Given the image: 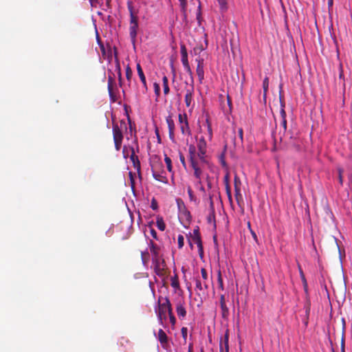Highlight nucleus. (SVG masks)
Instances as JSON below:
<instances>
[{"label": "nucleus", "mask_w": 352, "mask_h": 352, "mask_svg": "<svg viewBox=\"0 0 352 352\" xmlns=\"http://www.w3.org/2000/svg\"><path fill=\"white\" fill-rule=\"evenodd\" d=\"M184 69H186V72L189 74L190 76V78L192 80V84H193V76H192V72L190 69V65L187 64L186 65H184Z\"/></svg>", "instance_id": "nucleus-40"}, {"label": "nucleus", "mask_w": 352, "mask_h": 352, "mask_svg": "<svg viewBox=\"0 0 352 352\" xmlns=\"http://www.w3.org/2000/svg\"><path fill=\"white\" fill-rule=\"evenodd\" d=\"M240 181L239 179V178H237V177H234V188H236V185H239V186H240Z\"/></svg>", "instance_id": "nucleus-62"}, {"label": "nucleus", "mask_w": 352, "mask_h": 352, "mask_svg": "<svg viewBox=\"0 0 352 352\" xmlns=\"http://www.w3.org/2000/svg\"><path fill=\"white\" fill-rule=\"evenodd\" d=\"M191 238H192V241L194 243L197 244V245L199 248L200 254L201 255L203 254V246H202V243H201V239L199 227H197V228L194 229L193 234L191 236Z\"/></svg>", "instance_id": "nucleus-5"}, {"label": "nucleus", "mask_w": 352, "mask_h": 352, "mask_svg": "<svg viewBox=\"0 0 352 352\" xmlns=\"http://www.w3.org/2000/svg\"><path fill=\"white\" fill-rule=\"evenodd\" d=\"M162 82H163V87H164V94L165 95H166L169 93V91H170V89L168 87V79L167 76H164V77L162 78Z\"/></svg>", "instance_id": "nucleus-26"}, {"label": "nucleus", "mask_w": 352, "mask_h": 352, "mask_svg": "<svg viewBox=\"0 0 352 352\" xmlns=\"http://www.w3.org/2000/svg\"><path fill=\"white\" fill-rule=\"evenodd\" d=\"M338 173L339 182H340V185H342V184H343V177H342L343 169L340 167H338Z\"/></svg>", "instance_id": "nucleus-43"}, {"label": "nucleus", "mask_w": 352, "mask_h": 352, "mask_svg": "<svg viewBox=\"0 0 352 352\" xmlns=\"http://www.w3.org/2000/svg\"><path fill=\"white\" fill-rule=\"evenodd\" d=\"M169 317V320H170V322L172 324V326H175V323H176V318L175 317V316H168Z\"/></svg>", "instance_id": "nucleus-53"}, {"label": "nucleus", "mask_w": 352, "mask_h": 352, "mask_svg": "<svg viewBox=\"0 0 352 352\" xmlns=\"http://www.w3.org/2000/svg\"><path fill=\"white\" fill-rule=\"evenodd\" d=\"M136 67H137L138 74L140 77V79L142 83L144 89V92H146L148 90V87H147V84H146V77H145V75L142 70V68L140 63L137 64Z\"/></svg>", "instance_id": "nucleus-14"}, {"label": "nucleus", "mask_w": 352, "mask_h": 352, "mask_svg": "<svg viewBox=\"0 0 352 352\" xmlns=\"http://www.w3.org/2000/svg\"><path fill=\"white\" fill-rule=\"evenodd\" d=\"M228 339H229V334H228V331L227 330V331L225 334V338H224V345H225L226 352H228V350H229Z\"/></svg>", "instance_id": "nucleus-41"}, {"label": "nucleus", "mask_w": 352, "mask_h": 352, "mask_svg": "<svg viewBox=\"0 0 352 352\" xmlns=\"http://www.w3.org/2000/svg\"><path fill=\"white\" fill-rule=\"evenodd\" d=\"M113 142L115 144V148L116 151H120L122 147L123 135L121 129L118 124H113L112 127Z\"/></svg>", "instance_id": "nucleus-2"}, {"label": "nucleus", "mask_w": 352, "mask_h": 352, "mask_svg": "<svg viewBox=\"0 0 352 352\" xmlns=\"http://www.w3.org/2000/svg\"><path fill=\"white\" fill-rule=\"evenodd\" d=\"M280 125L283 128V131L279 132V140L280 141H282L283 136L285 135L286 131H287V120L286 118L281 119Z\"/></svg>", "instance_id": "nucleus-25"}, {"label": "nucleus", "mask_w": 352, "mask_h": 352, "mask_svg": "<svg viewBox=\"0 0 352 352\" xmlns=\"http://www.w3.org/2000/svg\"><path fill=\"white\" fill-rule=\"evenodd\" d=\"M222 12L227 10V1L226 0H217Z\"/></svg>", "instance_id": "nucleus-37"}, {"label": "nucleus", "mask_w": 352, "mask_h": 352, "mask_svg": "<svg viewBox=\"0 0 352 352\" xmlns=\"http://www.w3.org/2000/svg\"><path fill=\"white\" fill-rule=\"evenodd\" d=\"M197 155V153L195 146L193 144H190L188 146V157L190 164H193L194 162H198Z\"/></svg>", "instance_id": "nucleus-15"}, {"label": "nucleus", "mask_w": 352, "mask_h": 352, "mask_svg": "<svg viewBox=\"0 0 352 352\" xmlns=\"http://www.w3.org/2000/svg\"><path fill=\"white\" fill-rule=\"evenodd\" d=\"M157 339L164 348L168 344V337L162 329L158 331Z\"/></svg>", "instance_id": "nucleus-16"}, {"label": "nucleus", "mask_w": 352, "mask_h": 352, "mask_svg": "<svg viewBox=\"0 0 352 352\" xmlns=\"http://www.w3.org/2000/svg\"><path fill=\"white\" fill-rule=\"evenodd\" d=\"M226 194L229 200V202L230 204H232V193H231V188L230 184H227V187H226Z\"/></svg>", "instance_id": "nucleus-36"}, {"label": "nucleus", "mask_w": 352, "mask_h": 352, "mask_svg": "<svg viewBox=\"0 0 352 352\" xmlns=\"http://www.w3.org/2000/svg\"><path fill=\"white\" fill-rule=\"evenodd\" d=\"M174 131H175V129L168 130L169 138L172 140H173L175 138Z\"/></svg>", "instance_id": "nucleus-54"}, {"label": "nucleus", "mask_w": 352, "mask_h": 352, "mask_svg": "<svg viewBox=\"0 0 352 352\" xmlns=\"http://www.w3.org/2000/svg\"><path fill=\"white\" fill-rule=\"evenodd\" d=\"M181 51V55H182V63L184 65H186L187 64H189L188 60V53L186 47L184 45H182L180 47Z\"/></svg>", "instance_id": "nucleus-19"}, {"label": "nucleus", "mask_w": 352, "mask_h": 352, "mask_svg": "<svg viewBox=\"0 0 352 352\" xmlns=\"http://www.w3.org/2000/svg\"><path fill=\"white\" fill-rule=\"evenodd\" d=\"M234 191H235L236 199L239 202V199H242V195H241V188H240V186H239V185H236V188H234Z\"/></svg>", "instance_id": "nucleus-33"}, {"label": "nucleus", "mask_w": 352, "mask_h": 352, "mask_svg": "<svg viewBox=\"0 0 352 352\" xmlns=\"http://www.w3.org/2000/svg\"><path fill=\"white\" fill-rule=\"evenodd\" d=\"M219 161L223 167L227 168V164L225 160V153H223L219 156Z\"/></svg>", "instance_id": "nucleus-42"}, {"label": "nucleus", "mask_w": 352, "mask_h": 352, "mask_svg": "<svg viewBox=\"0 0 352 352\" xmlns=\"http://www.w3.org/2000/svg\"><path fill=\"white\" fill-rule=\"evenodd\" d=\"M153 87H154V91H155V94L157 96H159L160 94V85L157 82H155L153 84Z\"/></svg>", "instance_id": "nucleus-45"}, {"label": "nucleus", "mask_w": 352, "mask_h": 352, "mask_svg": "<svg viewBox=\"0 0 352 352\" xmlns=\"http://www.w3.org/2000/svg\"><path fill=\"white\" fill-rule=\"evenodd\" d=\"M127 8L130 14V24H138V17L135 14L133 3L131 0L127 1Z\"/></svg>", "instance_id": "nucleus-10"}, {"label": "nucleus", "mask_w": 352, "mask_h": 352, "mask_svg": "<svg viewBox=\"0 0 352 352\" xmlns=\"http://www.w3.org/2000/svg\"><path fill=\"white\" fill-rule=\"evenodd\" d=\"M339 69H340L339 78L344 80V72H343V67H342V64H340Z\"/></svg>", "instance_id": "nucleus-52"}, {"label": "nucleus", "mask_w": 352, "mask_h": 352, "mask_svg": "<svg viewBox=\"0 0 352 352\" xmlns=\"http://www.w3.org/2000/svg\"><path fill=\"white\" fill-rule=\"evenodd\" d=\"M194 94V85L191 84L188 87L186 88L185 103L187 107H190L192 104Z\"/></svg>", "instance_id": "nucleus-6"}, {"label": "nucleus", "mask_w": 352, "mask_h": 352, "mask_svg": "<svg viewBox=\"0 0 352 352\" xmlns=\"http://www.w3.org/2000/svg\"><path fill=\"white\" fill-rule=\"evenodd\" d=\"M91 6H96V4L98 3V0H89Z\"/></svg>", "instance_id": "nucleus-63"}, {"label": "nucleus", "mask_w": 352, "mask_h": 352, "mask_svg": "<svg viewBox=\"0 0 352 352\" xmlns=\"http://www.w3.org/2000/svg\"><path fill=\"white\" fill-rule=\"evenodd\" d=\"M198 151H206L207 144L204 137H201L197 143Z\"/></svg>", "instance_id": "nucleus-22"}, {"label": "nucleus", "mask_w": 352, "mask_h": 352, "mask_svg": "<svg viewBox=\"0 0 352 352\" xmlns=\"http://www.w3.org/2000/svg\"><path fill=\"white\" fill-rule=\"evenodd\" d=\"M341 352H345V339L344 334H342L341 339Z\"/></svg>", "instance_id": "nucleus-50"}, {"label": "nucleus", "mask_w": 352, "mask_h": 352, "mask_svg": "<svg viewBox=\"0 0 352 352\" xmlns=\"http://www.w3.org/2000/svg\"><path fill=\"white\" fill-rule=\"evenodd\" d=\"M129 149H130V151L131 152V153L129 156L130 160L133 163L134 168L137 170L138 173H140V170H141V166H140V162L139 160V158H138V155H135L133 147L129 146Z\"/></svg>", "instance_id": "nucleus-8"}, {"label": "nucleus", "mask_w": 352, "mask_h": 352, "mask_svg": "<svg viewBox=\"0 0 352 352\" xmlns=\"http://www.w3.org/2000/svg\"><path fill=\"white\" fill-rule=\"evenodd\" d=\"M151 170H152L153 177L157 181H159V182H162V183H166L167 182V178L165 176H163L162 175H160V174L157 173L155 170V167L153 166H152V167H151Z\"/></svg>", "instance_id": "nucleus-20"}, {"label": "nucleus", "mask_w": 352, "mask_h": 352, "mask_svg": "<svg viewBox=\"0 0 352 352\" xmlns=\"http://www.w3.org/2000/svg\"><path fill=\"white\" fill-rule=\"evenodd\" d=\"M190 166L194 170L193 175L196 178V179H201V177L203 175V170L199 162H194L193 164H191Z\"/></svg>", "instance_id": "nucleus-13"}, {"label": "nucleus", "mask_w": 352, "mask_h": 352, "mask_svg": "<svg viewBox=\"0 0 352 352\" xmlns=\"http://www.w3.org/2000/svg\"><path fill=\"white\" fill-rule=\"evenodd\" d=\"M196 61L197 62L196 72L198 76L199 82L202 83V81L204 79V59H196Z\"/></svg>", "instance_id": "nucleus-9"}, {"label": "nucleus", "mask_w": 352, "mask_h": 352, "mask_svg": "<svg viewBox=\"0 0 352 352\" xmlns=\"http://www.w3.org/2000/svg\"><path fill=\"white\" fill-rule=\"evenodd\" d=\"M197 157L201 164H209L208 157L206 156V151H198Z\"/></svg>", "instance_id": "nucleus-23"}, {"label": "nucleus", "mask_w": 352, "mask_h": 352, "mask_svg": "<svg viewBox=\"0 0 352 352\" xmlns=\"http://www.w3.org/2000/svg\"><path fill=\"white\" fill-rule=\"evenodd\" d=\"M117 70H118V82L120 87L122 86V73H121V69L120 64L118 63L117 65Z\"/></svg>", "instance_id": "nucleus-38"}, {"label": "nucleus", "mask_w": 352, "mask_h": 352, "mask_svg": "<svg viewBox=\"0 0 352 352\" xmlns=\"http://www.w3.org/2000/svg\"><path fill=\"white\" fill-rule=\"evenodd\" d=\"M150 251L152 255V260L162 257L160 248L156 245L152 240L149 242Z\"/></svg>", "instance_id": "nucleus-7"}, {"label": "nucleus", "mask_w": 352, "mask_h": 352, "mask_svg": "<svg viewBox=\"0 0 352 352\" xmlns=\"http://www.w3.org/2000/svg\"><path fill=\"white\" fill-rule=\"evenodd\" d=\"M239 136L241 140L243 141V129L241 128H240L239 129Z\"/></svg>", "instance_id": "nucleus-60"}, {"label": "nucleus", "mask_w": 352, "mask_h": 352, "mask_svg": "<svg viewBox=\"0 0 352 352\" xmlns=\"http://www.w3.org/2000/svg\"><path fill=\"white\" fill-rule=\"evenodd\" d=\"M217 282L219 284V288L221 290H223L224 287L221 270H218L217 272Z\"/></svg>", "instance_id": "nucleus-28"}, {"label": "nucleus", "mask_w": 352, "mask_h": 352, "mask_svg": "<svg viewBox=\"0 0 352 352\" xmlns=\"http://www.w3.org/2000/svg\"><path fill=\"white\" fill-rule=\"evenodd\" d=\"M132 76H133V72H132L130 66L129 65H127V66L126 67V78L128 81H129V82L131 81Z\"/></svg>", "instance_id": "nucleus-34"}, {"label": "nucleus", "mask_w": 352, "mask_h": 352, "mask_svg": "<svg viewBox=\"0 0 352 352\" xmlns=\"http://www.w3.org/2000/svg\"><path fill=\"white\" fill-rule=\"evenodd\" d=\"M268 87H269V78L266 76L263 79V92H264V94H263L264 97H265V96H266L267 91L268 90Z\"/></svg>", "instance_id": "nucleus-30"}, {"label": "nucleus", "mask_w": 352, "mask_h": 352, "mask_svg": "<svg viewBox=\"0 0 352 352\" xmlns=\"http://www.w3.org/2000/svg\"><path fill=\"white\" fill-rule=\"evenodd\" d=\"M179 160H180L182 164L183 165V166L184 168H186V164L184 155L182 153H179Z\"/></svg>", "instance_id": "nucleus-49"}, {"label": "nucleus", "mask_w": 352, "mask_h": 352, "mask_svg": "<svg viewBox=\"0 0 352 352\" xmlns=\"http://www.w3.org/2000/svg\"><path fill=\"white\" fill-rule=\"evenodd\" d=\"M188 194L190 199H192L194 195H193V192L190 187L188 188Z\"/></svg>", "instance_id": "nucleus-57"}, {"label": "nucleus", "mask_w": 352, "mask_h": 352, "mask_svg": "<svg viewBox=\"0 0 352 352\" xmlns=\"http://www.w3.org/2000/svg\"><path fill=\"white\" fill-rule=\"evenodd\" d=\"M181 333L182 335L183 338L186 340L187 338V333H188V329L187 327H182L181 329Z\"/></svg>", "instance_id": "nucleus-48"}, {"label": "nucleus", "mask_w": 352, "mask_h": 352, "mask_svg": "<svg viewBox=\"0 0 352 352\" xmlns=\"http://www.w3.org/2000/svg\"><path fill=\"white\" fill-rule=\"evenodd\" d=\"M180 3L181 10L183 13H185L187 8V0H178Z\"/></svg>", "instance_id": "nucleus-39"}, {"label": "nucleus", "mask_w": 352, "mask_h": 352, "mask_svg": "<svg viewBox=\"0 0 352 352\" xmlns=\"http://www.w3.org/2000/svg\"><path fill=\"white\" fill-rule=\"evenodd\" d=\"M178 119L180 124L182 133L184 135H190V129L188 124L187 115L186 113L179 114Z\"/></svg>", "instance_id": "nucleus-4"}, {"label": "nucleus", "mask_w": 352, "mask_h": 352, "mask_svg": "<svg viewBox=\"0 0 352 352\" xmlns=\"http://www.w3.org/2000/svg\"><path fill=\"white\" fill-rule=\"evenodd\" d=\"M184 302L179 301L176 305V311L179 319L183 320L186 316V310L184 306Z\"/></svg>", "instance_id": "nucleus-12"}, {"label": "nucleus", "mask_w": 352, "mask_h": 352, "mask_svg": "<svg viewBox=\"0 0 352 352\" xmlns=\"http://www.w3.org/2000/svg\"><path fill=\"white\" fill-rule=\"evenodd\" d=\"M201 185H202L201 179H197V182L195 184V186L199 188V186H201Z\"/></svg>", "instance_id": "nucleus-64"}, {"label": "nucleus", "mask_w": 352, "mask_h": 352, "mask_svg": "<svg viewBox=\"0 0 352 352\" xmlns=\"http://www.w3.org/2000/svg\"><path fill=\"white\" fill-rule=\"evenodd\" d=\"M171 286L175 289L179 288V283L177 275H175L173 277H171Z\"/></svg>", "instance_id": "nucleus-32"}, {"label": "nucleus", "mask_w": 352, "mask_h": 352, "mask_svg": "<svg viewBox=\"0 0 352 352\" xmlns=\"http://www.w3.org/2000/svg\"><path fill=\"white\" fill-rule=\"evenodd\" d=\"M138 28V24H130L129 34L133 43H135V42Z\"/></svg>", "instance_id": "nucleus-18"}, {"label": "nucleus", "mask_w": 352, "mask_h": 352, "mask_svg": "<svg viewBox=\"0 0 352 352\" xmlns=\"http://www.w3.org/2000/svg\"><path fill=\"white\" fill-rule=\"evenodd\" d=\"M224 182H225V186L226 187H227V184H229V175L228 174H226L224 177Z\"/></svg>", "instance_id": "nucleus-59"}, {"label": "nucleus", "mask_w": 352, "mask_h": 352, "mask_svg": "<svg viewBox=\"0 0 352 352\" xmlns=\"http://www.w3.org/2000/svg\"><path fill=\"white\" fill-rule=\"evenodd\" d=\"M184 236L182 234H179L177 239L179 248H182L184 246Z\"/></svg>", "instance_id": "nucleus-46"}, {"label": "nucleus", "mask_w": 352, "mask_h": 352, "mask_svg": "<svg viewBox=\"0 0 352 352\" xmlns=\"http://www.w3.org/2000/svg\"><path fill=\"white\" fill-rule=\"evenodd\" d=\"M166 311L168 314V316L174 315L173 312V309H172V305H171L170 306H168V309H167Z\"/></svg>", "instance_id": "nucleus-58"}, {"label": "nucleus", "mask_w": 352, "mask_h": 352, "mask_svg": "<svg viewBox=\"0 0 352 352\" xmlns=\"http://www.w3.org/2000/svg\"><path fill=\"white\" fill-rule=\"evenodd\" d=\"M280 108L285 109V103L283 99H282L281 97H280Z\"/></svg>", "instance_id": "nucleus-61"}, {"label": "nucleus", "mask_w": 352, "mask_h": 352, "mask_svg": "<svg viewBox=\"0 0 352 352\" xmlns=\"http://www.w3.org/2000/svg\"><path fill=\"white\" fill-rule=\"evenodd\" d=\"M142 262L145 264L148 260V253L147 252H142L141 253Z\"/></svg>", "instance_id": "nucleus-44"}, {"label": "nucleus", "mask_w": 352, "mask_h": 352, "mask_svg": "<svg viewBox=\"0 0 352 352\" xmlns=\"http://www.w3.org/2000/svg\"><path fill=\"white\" fill-rule=\"evenodd\" d=\"M158 304L159 307L157 312L158 321L160 324L164 325V320L166 319V312L171 303L168 297L163 298L160 296L158 298Z\"/></svg>", "instance_id": "nucleus-1"}, {"label": "nucleus", "mask_w": 352, "mask_h": 352, "mask_svg": "<svg viewBox=\"0 0 352 352\" xmlns=\"http://www.w3.org/2000/svg\"><path fill=\"white\" fill-rule=\"evenodd\" d=\"M164 162L166 164L168 170L170 173L172 172V170H173L172 161H171V159L169 157H168L166 155H165V157H164Z\"/></svg>", "instance_id": "nucleus-29"}, {"label": "nucleus", "mask_w": 352, "mask_h": 352, "mask_svg": "<svg viewBox=\"0 0 352 352\" xmlns=\"http://www.w3.org/2000/svg\"><path fill=\"white\" fill-rule=\"evenodd\" d=\"M113 83H114L113 78L112 76H109V77H108V91H109V96H110L111 100L113 102H116V96H114L113 91Z\"/></svg>", "instance_id": "nucleus-17"}, {"label": "nucleus", "mask_w": 352, "mask_h": 352, "mask_svg": "<svg viewBox=\"0 0 352 352\" xmlns=\"http://www.w3.org/2000/svg\"><path fill=\"white\" fill-rule=\"evenodd\" d=\"M151 207L153 210H155L157 209V208H158L157 202L155 199H152Z\"/></svg>", "instance_id": "nucleus-51"}, {"label": "nucleus", "mask_w": 352, "mask_h": 352, "mask_svg": "<svg viewBox=\"0 0 352 352\" xmlns=\"http://www.w3.org/2000/svg\"><path fill=\"white\" fill-rule=\"evenodd\" d=\"M156 274L160 277L166 276V264L163 257L152 260Z\"/></svg>", "instance_id": "nucleus-3"}, {"label": "nucleus", "mask_w": 352, "mask_h": 352, "mask_svg": "<svg viewBox=\"0 0 352 352\" xmlns=\"http://www.w3.org/2000/svg\"><path fill=\"white\" fill-rule=\"evenodd\" d=\"M196 289L199 290V292H202L203 293L206 291L204 289V285H202L201 280L199 279L196 280Z\"/></svg>", "instance_id": "nucleus-35"}, {"label": "nucleus", "mask_w": 352, "mask_h": 352, "mask_svg": "<svg viewBox=\"0 0 352 352\" xmlns=\"http://www.w3.org/2000/svg\"><path fill=\"white\" fill-rule=\"evenodd\" d=\"M220 306L221 309V316L223 318H227L229 316V309L226 304L225 296H220Z\"/></svg>", "instance_id": "nucleus-11"}, {"label": "nucleus", "mask_w": 352, "mask_h": 352, "mask_svg": "<svg viewBox=\"0 0 352 352\" xmlns=\"http://www.w3.org/2000/svg\"><path fill=\"white\" fill-rule=\"evenodd\" d=\"M206 124H207V130H208V139L209 140H211L212 138V129L211 126V124L208 119H206Z\"/></svg>", "instance_id": "nucleus-31"}, {"label": "nucleus", "mask_w": 352, "mask_h": 352, "mask_svg": "<svg viewBox=\"0 0 352 352\" xmlns=\"http://www.w3.org/2000/svg\"><path fill=\"white\" fill-rule=\"evenodd\" d=\"M156 225H157V228L161 231H164L166 228V224L164 221V219L160 216L157 217Z\"/></svg>", "instance_id": "nucleus-24"}, {"label": "nucleus", "mask_w": 352, "mask_h": 352, "mask_svg": "<svg viewBox=\"0 0 352 352\" xmlns=\"http://www.w3.org/2000/svg\"><path fill=\"white\" fill-rule=\"evenodd\" d=\"M280 114L281 119L286 118V112L285 111V109L280 108Z\"/></svg>", "instance_id": "nucleus-55"}, {"label": "nucleus", "mask_w": 352, "mask_h": 352, "mask_svg": "<svg viewBox=\"0 0 352 352\" xmlns=\"http://www.w3.org/2000/svg\"><path fill=\"white\" fill-rule=\"evenodd\" d=\"M151 234L154 239H157V232L153 228L151 229Z\"/></svg>", "instance_id": "nucleus-56"}, {"label": "nucleus", "mask_w": 352, "mask_h": 352, "mask_svg": "<svg viewBox=\"0 0 352 352\" xmlns=\"http://www.w3.org/2000/svg\"><path fill=\"white\" fill-rule=\"evenodd\" d=\"M166 123L168 125V130L175 129V122L171 116L166 117Z\"/></svg>", "instance_id": "nucleus-27"}, {"label": "nucleus", "mask_w": 352, "mask_h": 352, "mask_svg": "<svg viewBox=\"0 0 352 352\" xmlns=\"http://www.w3.org/2000/svg\"><path fill=\"white\" fill-rule=\"evenodd\" d=\"M201 277L204 280V289H205V290H208L209 288V285H208V273H207L206 270L205 268H201Z\"/></svg>", "instance_id": "nucleus-21"}, {"label": "nucleus", "mask_w": 352, "mask_h": 352, "mask_svg": "<svg viewBox=\"0 0 352 352\" xmlns=\"http://www.w3.org/2000/svg\"><path fill=\"white\" fill-rule=\"evenodd\" d=\"M129 150L130 151L129 147H126V146H124L123 147L122 153H123V157L125 159H126L129 156Z\"/></svg>", "instance_id": "nucleus-47"}]
</instances>
